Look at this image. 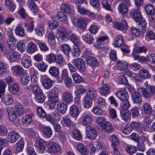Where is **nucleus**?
Listing matches in <instances>:
<instances>
[{
  "label": "nucleus",
  "mask_w": 155,
  "mask_h": 155,
  "mask_svg": "<svg viewBox=\"0 0 155 155\" xmlns=\"http://www.w3.org/2000/svg\"><path fill=\"white\" fill-rule=\"evenodd\" d=\"M119 12L122 14H126L127 12V6L124 3H121L118 6Z\"/></svg>",
  "instance_id": "52"
},
{
  "label": "nucleus",
  "mask_w": 155,
  "mask_h": 155,
  "mask_svg": "<svg viewBox=\"0 0 155 155\" xmlns=\"http://www.w3.org/2000/svg\"><path fill=\"white\" fill-rule=\"evenodd\" d=\"M42 132L45 137L49 138L51 136L52 131L50 127H44L42 129Z\"/></svg>",
  "instance_id": "42"
},
{
  "label": "nucleus",
  "mask_w": 155,
  "mask_h": 155,
  "mask_svg": "<svg viewBox=\"0 0 155 155\" xmlns=\"http://www.w3.org/2000/svg\"><path fill=\"white\" fill-rule=\"evenodd\" d=\"M53 83V81L51 79L46 78L43 80L42 84L45 88L49 89L52 86Z\"/></svg>",
  "instance_id": "34"
},
{
  "label": "nucleus",
  "mask_w": 155,
  "mask_h": 155,
  "mask_svg": "<svg viewBox=\"0 0 155 155\" xmlns=\"http://www.w3.org/2000/svg\"><path fill=\"white\" fill-rule=\"evenodd\" d=\"M130 16L137 22H140L143 17L140 10L138 9H132L130 12Z\"/></svg>",
  "instance_id": "7"
},
{
  "label": "nucleus",
  "mask_w": 155,
  "mask_h": 155,
  "mask_svg": "<svg viewBox=\"0 0 155 155\" xmlns=\"http://www.w3.org/2000/svg\"><path fill=\"white\" fill-rule=\"evenodd\" d=\"M86 61L87 65L93 67H97L99 65L98 61L93 57H88L86 58Z\"/></svg>",
  "instance_id": "18"
},
{
  "label": "nucleus",
  "mask_w": 155,
  "mask_h": 155,
  "mask_svg": "<svg viewBox=\"0 0 155 155\" xmlns=\"http://www.w3.org/2000/svg\"><path fill=\"white\" fill-rule=\"evenodd\" d=\"M116 96L121 101L128 99V95L127 93L123 90L117 91L116 94Z\"/></svg>",
  "instance_id": "26"
},
{
  "label": "nucleus",
  "mask_w": 155,
  "mask_h": 155,
  "mask_svg": "<svg viewBox=\"0 0 155 155\" xmlns=\"http://www.w3.org/2000/svg\"><path fill=\"white\" fill-rule=\"evenodd\" d=\"M21 62L22 66L26 68H28L32 65L30 57L26 54H24Z\"/></svg>",
  "instance_id": "9"
},
{
  "label": "nucleus",
  "mask_w": 155,
  "mask_h": 155,
  "mask_svg": "<svg viewBox=\"0 0 155 155\" xmlns=\"http://www.w3.org/2000/svg\"><path fill=\"white\" fill-rule=\"evenodd\" d=\"M115 47L119 48L124 45V38L121 35H118L116 37L115 40L113 44Z\"/></svg>",
  "instance_id": "19"
},
{
  "label": "nucleus",
  "mask_w": 155,
  "mask_h": 155,
  "mask_svg": "<svg viewBox=\"0 0 155 155\" xmlns=\"http://www.w3.org/2000/svg\"><path fill=\"white\" fill-rule=\"evenodd\" d=\"M35 31L37 35L42 36L45 33L44 28L42 25H39L36 28Z\"/></svg>",
  "instance_id": "61"
},
{
  "label": "nucleus",
  "mask_w": 155,
  "mask_h": 155,
  "mask_svg": "<svg viewBox=\"0 0 155 155\" xmlns=\"http://www.w3.org/2000/svg\"><path fill=\"white\" fill-rule=\"evenodd\" d=\"M113 24L115 28L123 31L125 32L128 28V25L125 20H123L121 23L115 22Z\"/></svg>",
  "instance_id": "11"
},
{
  "label": "nucleus",
  "mask_w": 155,
  "mask_h": 155,
  "mask_svg": "<svg viewBox=\"0 0 155 155\" xmlns=\"http://www.w3.org/2000/svg\"><path fill=\"white\" fill-rule=\"evenodd\" d=\"M20 137L19 134L15 131H11L8 133V141L11 143L17 141Z\"/></svg>",
  "instance_id": "15"
},
{
  "label": "nucleus",
  "mask_w": 155,
  "mask_h": 155,
  "mask_svg": "<svg viewBox=\"0 0 155 155\" xmlns=\"http://www.w3.org/2000/svg\"><path fill=\"white\" fill-rule=\"evenodd\" d=\"M2 101L4 104L7 105H10L13 102L12 96L10 94L4 96Z\"/></svg>",
  "instance_id": "37"
},
{
  "label": "nucleus",
  "mask_w": 155,
  "mask_h": 155,
  "mask_svg": "<svg viewBox=\"0 0 155 155\" xmlns=\"http://www.w3.org/2000/svg\"><path fill=\"white\" fill-rule=\"evenodd\" d=\"M120 113L122 118L125 120L128 119L130 117V112L126 110L121 109L120 110Z\"/></svg>",
  "instance_id": "46"
},
{
  "label": "nucleus",
  "mask_w": 155,
  "mask_h": 155,
  "mask_svg": "<svg viewBox=\"0 0 155 155\" xmlns=\"http://www.w3.org/2000/svg\"><path fill=\"white\" fill-rule=\"evenodd\" d=\"M7 42L9 48L12 50L15 49L16 47V44L18 43L17 40L14 36L12 31H8Z\"/></svg>",
  "instance_id": "4"
},
{
  "label": "nucleus",
  "mask_w": 155,
  "mask_h": 155,
  "mask_svg": "<svg viewBox=\"0 0 155 155\" xmlns=\"http://www.w3.org/2000/svg\"><path fill=\"white\" fill-rule=\"evenodd\" d=\"M143 109L145 112L147 114H150L153 111L150 105L147 103H145L143 104Z\"/></svg>",
  "instance_id": "64"
},
{
  "label": "nucleus",
  "mask_w": 155,
  "mask_h": 155,
  "mask_svg": "<svg viewBox=\"0 0 155 155\" xmlns=\"http://www.w3.org/2000/svg\"><path fill=\"white\" fill-rule=\"evenodd\" d=\"M30 78L29 75L26 73H24L21 75L20 81L23 85H26L29 81Z\"/></svg>",
  "instance_id": "24"
},
{
  "label": "nucleus",
  "mask_w": 155,
  "mask_h": 155,
  "mask_svg": "<svg viewBox=\"0 0 155 155\" xmlns=\"http://www.w3.org/2000/svg\"><path fill=\"white\" fill-rule=\"evenodd\" d=\"M45 94L42 92L35 95V98L36 101L39 103L43 102L45 99Z\"/></svg>",
  "instance_id": "49"
},
{
  "label": "nucleus",
  "mask_w": 155,
  "mask_h": 155,
  "mask_svg": "<svg viewBox=\"0 0 155 155\" xmlns=\"http://www.w3.org/2000/svg\"><path fill=\"white\" fill-rule=\"evenodd\" d=\"M72 77L74 82L77 84L83 82L84 79L78 74L75 73L72 74Z\"/></svg>",
  "instance_id": "44"
},
{
  "label": "nucleus",
  "mask_w": 155,
  "mask_h": 155,
  "mask_svg": "<svg viewBox=\"0 0 155 155\" xmlns=\"http://www.w3.org/2000/svg\"><path fill=\"white\" fill-rule=\"evenodd\" d=\"M49 72L51 75L54 77L58 76L59 74L58 68L55 66L51 67L49 69Z\"/></svg>",
  "instance_id": "53"
},
{
  "label": "nucleus",
  "mask_w": 155,
  "mask_h": 155,
  "mask_svg": "<svg viewBox=\"0 0 155 155\" xmlns=\"http://www.w3.org/2000/svg\"><path fill=\"white\" fill-rule=\"evenodd\" d=\"M61 150L60 146L56 143L51 142L49 143L48 151L49 152L55 153L59 152Z\"/></svg>",
  "instance_id": "8"
},
{
  "label": "nucleus",
  "mask_w": 155,
  "mask_h": 155,
  "mask_svg": "<svg viewBox=\"0 0 155 155\" xmlns=\"http://www.w3.org/2000/svg\"><path fill=\"white\" fill-rule=\"evenodd\" d=\"M62 100L66 103H69L73 101L72 94L68 91H65L62 94Z\"/></svg>",
  "instance_id": "17"
},
{
  "label": "nucleus",
  "mask_w": 155,
  "mask_h": 155,
  "mask_svg": "<svg viewBox=\"0 0 155 155\" xmlns=\"http://www.w3.org/2000/svg\"><path fill=\"white\" fill-rule=\"evenodd\" d=\"M25 144L24 141L20 140L16 144V151L17 152H21L22 151Z\"/></svg>",
  "instance_id": "48"
},
{
  "label": "nucleus",
  "mask_w": 155,
  "mask_h": 155,
  "mask_svg": "<svg viewBox=\"0 0 155 155\" xmlns=\"http://www.w3.org/2000/svg\"><path fill=\"white\" fill-rule=\"evenodd\" d=\"M135 53H146L147 51V49L144 46L136 47L133 49Z\"/></svg>",
  "instance_id": "63"
},
{
  "label": "nucleus",
  "mask_w": 155,
  "mask_h": 155,
  "mask_svg": "<svg viewBox=\"0 0 155 155\" xmlns=\"http://www.w3.org/2000/svg\"><path fill=\"white\" fill-rule=\"evenodd\" d=\"M61 123L64 126L69 127L72 125V122L67 115H64L62 117Z\"/></svg>",
  "instance_id": "22"
},
{
  "label": "nucleus",
  "mask_w": 155,
  "mask_h": 155,
  "mask_svg": "<svg viewBox=\"0 0 155 155\" xmlns=\"http://www.w3.org/2000/svg\"><path fill=\"white\" fill-rule=\"evenodd\" d=\"M92 104V100L91 98L85 97L83 101L84 107L88 109L90 108Z\"/></svg>",
  "instance_id": "51"
},
{
  "label": "nucleus",
  "mask_w": 155,
  "mask_h": 155,
  "mask_svg": "<svg viewBox=\"0 0 155 155\" xmlns=\"http://www.w3.org/2000/svg\"><path fill=\"white\" fill-rule=\"evenodd\" d=\"M87 135L90 139H94L97 136V133L95 129L92 126H87L86 128Z\"/></svg>",
  "instance_id": "6"
},
{
  "label": "nucleus",
  "mask_w": 155,
  "mask_h": 155,
  "mask_svg": "<svg viewBox=\"0 0 155 155\" xmlns=\"http://www.w3.org/2000/svg\"><path fill=\"white\" fill-rule=\"evenodd\" d=\"M27 5L30 11L33 13H36L38 10L37 6L34 1L29 0L27 2Z\"/></svg>",
  "instance_id": "21"
},
{
  "label": "nucleus",
  "mask_w": 155,
  "mask_h": 155,
  "mask_svg": "<svg viewBox=\"0 0 155 155\" xmlns=\"http://www.w3.org/2000/svg\"><path fill=\"white\" fill-rule=\"evenodd\" d=\"M30 87L33 93L35 95L41 92V90L38 84H31L30 85Z\"/></svg>",
  "instance_id": "39"
},
{
  "label": "nucleus",
  "mask_w": 155,
  "mask_h": 155,
  "mask_svg": "<svg viewBox=\"0 0 155 155\" xmlns=\"http://www.w3.org/2000/svg\"><path fill=\"white\" fill-rule=\"evenodd\" d=\"M139 111V107H133L130 110V112L132 117L135 118L141 117V114L140 113Z\"/></svg>",
  "instance_id": "31"
},
{
  "label": "nucleus",
  "mask_w": 155,
  "mask_h": 155,
  "mask_svg": "<svg viewBox=\"0 0 155 155\" xmlns=\"http://www.w3.org/2000/svg\"><path fill=\"white\" fill-rule=\"evenodd\" d=\"M37 49L36 45L32 42L28 44L27 48V51L29 54H32L35 52Z\"/></svg>",
  "instance_id": "36"
},
{
  "label": "nucleus",
  "mask_w": 155,
  "mask_h": 155,
  "mask_svg": "<svg viewBox=\"0 0 155 155\" xmlns=\"http://www.w3.org/2000/svg\"><path fill=\"white\" fill-rule=\"evenodd\" d=\"M138 90L146 98L150 97L155 94V87L153 85H150L145 88H140Z\"/></svg>",
  "instance_id": "2"
},
{
  "label": "nucleus",
  "mask_w": 155,
  "mask_h": 155,
  "mask_svg": "<svg viewBox=\"0 0 155 155\" xmlns=\"http://www.w3.org/2000/svg\"><path fill=\"white\" fill-rule=\"evenodd\" d=\"M93 121V117L90 114H84L82 117L81 124L85 126H89Z\"/></svg>",
  "instance_id": "12"
},
{
  "label": "nucleus",
  "mask_w": 155,
  "mask_h": 155,
  "mask_svg": "<svg viewBox=\"0 0 155 155\" xmlns=\"http://www.w3.org/2000/svg\"><path fill=\"white\" fill-rule=\"evenodd\" d=\"M8 89L11 94H17L19 90L18 84L16 82H13L9 85Z\"/></svg>",
  "instance_id": "16"
},
{
  "label": "nucleus",
  "mask_w": 155,
  "mask_h": 155,
  "mask_svg": "<svg viewBox=\"0 0 155 155\" xmlns=\"http://www.w3.org/2000/svg\"><path fill=\"white\" fill-rule=\"evenodd\" d=\"M15 31L16 35L18 36L22 37L25 35L24 29L21 26H17L15 28Z\"/></svg>",
  "instance_id": "43"
},
{
  "label": "nucleus",
  "mask_w": 155,
  "mask_h": 155,
  "mask_svg": "<svg viewBox=\"0 0 155 155\" xmlns=\"http://www.w3.org/2000/svg\"><path fill=\"white\" fill-rule=\"evenodd\" d=\"M103 145L104 144L101 142L97 140L90 144L88 147L91 149V152L94 153L96 151V148L97 149H100L103 147Z\"/></svg>",
  "instance_id": "13"
},
{
  "label": "nucleus",
  "mask_w": 155,
  "mask_h": 155,
  "mask_svg": "<svg viewBox=\"0 0 155 155\" xmlns=\"http://www.w3.org/2000/svg\"><path fill=\"white\" fill-rule=\"evenodd\" d=\"M61 48L62 51L66 55L68 54L71 51L69 45L67 44H63L61 45Z\"/></svg>",
  "instance_id": "50"
},
{
  "label": "nucleus",
  "mask_w": 155,
  "mask_h": 155,
  "mask_svg": "<svg viewBox=\"0 0 155 155\" xmlns=\"http://www.w3.org/2000/svg\"><path fill=\"white\" fill-rule=\"evenodd\" d=\"M72 134L74 138L77 140H80L82 139V136L79 130L77 129H74Z\"/></svg>",
  "instance_id": "54"
},
{
  "label": "nucleus",
  "mask_w": 155,
  "mask_h": 155,
  "mask_svg": "<svg viewBox=\"0 0 155 155\" xmlns=\"http://www.w3.org/2000/svg\"><path fill=\"white\" fill-rule=\"evenodd\" d=\"M145 9L146 12L149 15L153 14L154 12L153 6L151 4L148 5L145 7Z\"/></svg>",
  "instance_id": "59"
},
{
  "label": "nucleus",
  "mask_w": 155,
  "mask_h": 155,
  "mask_svg": "<svg viewBox=\"0 0 155 155\" xmlns=\"http://www.w3.org/2000/svg\"><path fill=\"white\" fill-rule=\"evenodd\" d=\"M11 69L18 75H21L24 72V70L22 67L19 65L12 67Z\"/></svg>",
  "instance_id": "33"
},
{
  "label": "nucleus",
  "mask_w": 155,
  "mask_h": 155,
  "mask_svg": "<svg viewBox=\"0 0 155 155\" xmlns=\"http://www.w3.org/2000/svg\"><path fill=\"white\" fill-rule=\"evenodd\" d=\"M67 36H68V38L69 40L73 43L74 45L79 44L80 40L73 33L69 32Z\"/></svg>",
  "instance_id": "25"
},
{
  "label": "nucleus",
  "mask_w": 155,
  "mask_h": 155,
  "mask_svg": "<svg viewBox=\"0 0 155 155\" xmlns=\"http://www.w3.org/2000/svg\"><path fill=\"white\" fill-rule=\"evenodd\" d=\"M96 121L98 124L100 125L103 130L105 128L108 123L109 122L106 121L105 118L101 117H99L97 118Z\"/></svg>",
  "instance_id": "29"
},
{
  "label": "nucleus",
  "mask_w": 155,
  "mask_h": 155,
  "mask_svg": "<svg viewBox=\"0 0 155 155\" xmlns=\"http://www.w3.org/2000/svg\"><path fill=\"white\" fill-rule=\"evenodd\" d=\"M128 66V63L126 62L119 60L117 62V68L119 70L122 71L126 70Z\"/></svg>",
  "instance_id": "32"
},
{
  "label": "nucleus",
  "mask_w": 155,
  "mask_h": 155,
  "mask_svg": "<svg viewBox=\"0 0 155 155\" xmlns=\"http://www.w3.org/2000/svg\"><path fill=\"white\" fill-rule=\"evenodd\" d=\"M110 89V86L107 84H105L103 86L100 88V93L102 95H106L108 94Z\"/></svg>",
  "instance_id": "38"
},
{
  "label": "nucleus",
  "mask_w": 155,
  "mask_h": 155,
  "mask_svg": "<svg viewBox=\"0 0 155 155\" xmlns=\"http://www.w3.org/2000/svg\"><path fill=\"white\" fill-rule=\"evenodd\" d=\"M72 63L80 72H82L85 71V64L83 59L80 58H77L74 59Z\"/></svg>",
  "instance_id": "5"
},
{
  "label": "nucleus",
  "mask_w": 155,
  "mask_h": 155,
  "mask_svg": "<svg viewBox=\"0 0 155 155\" xmlns=\"http://www.w3.org/2000/svg\"><path fill=\"white\" fill-rule=\"evenodd\" d=\"M121 101V102L120 104V107L123 108L122 109H124L125 110L128 109L130 105L128 99L122 100Z\"/></svg>",
  "instance_id": "55"
},
{
  "label": "nucleus",
  "mask_w": 155,
  "mask_h": 155,
  "mask_svg": "<svg viewBox=\"0 0 155 155\" xmlns=\"http://www.w3.org/2000/svg\"><path fill=\"white\" fill-rule=\"evenodd\" d=\"M57 110L62 114H65L67 109V105L64 103H59L56 106Z\"/></svg>",
  "instance_id": "20"
},
{
  "label": "nucleus",
  "mask_w": 155,
  "mask_h": 155,
  "mask_svg": "<svg viewBox=\"0 0 155 155\" xmlns=\"http://www.w3.org/2000/svg\"><path fill=\"white\" fill-rule=\"evenodd\" d=\"M83 38L84 41L89 44H91L94 41L93 36L91 33H87L83 36Z\"/></svg>",
  "instance_id": "45"
},
{
  "label": "nucleus",
  "mask_w": 155,
  "mask_h": 155,
  "mask_svg": "<svg viewBox=\"0 0 155 155\" xmlns=\"http://www.w3.org/2000/svg\"><path fill=\"white\" fill-rule=\"evenodd\" d=\"M48 41L51 46H54L56 44L55 35L52 33H50L48 35Z\"/></svg>",
  "instance_id": "41"
},
{
  "label": "nucleus",
  "mask_w": 155,
  "mask_h": 155,
  "mask_svg": "<svg viewBox=\"0 0 155 155\" xmlns=\"http://www.w3.org/2000/svg\"><path fill=\"white\" fill-rule=\"evenodd\" d=\"M90 21V20L87 18H80L76 19L74 24L80 28H84L86 27L87 23Z\"/></svg>",
  "instance_id": "10"
},
{
  "label": "nucleus",
  "mask_w": 155,
  "mask_h": 155,
  "mask_svg": "<svg viewBox=\"0 0 155 155\" xmlns=\"http://www.w3.org/2000/svg\"><path fill=\"white\" fill-rule=\"evenodd\" d=\"M93 113L96 115H100L103 113V110L98 106L94 107L91 110Z\"/></svg>",
  "instance_id": "62"
},
{
  "label": "nucleus",
  "mask_w": 155,
  "mask_h": 155,
  "mask_svg": "<svg viewBox=\"0 0 155 155\" xmlns=\"http://www.w3.org/2000/svg\"><path fill=\"white\" fill-rule=\"evenodd\" d=\"M70 112L71 116L77 117L80 111L76 106L72 105L70 107Z\"/></svg>",
  "instance_id": "28"
},
{
  "label": "nucleus",
  "mask_w": 155,
  "mask_h": 155,
  "mask_svg": "<svg viewBox=\"0 0 155 155\" xmlns=\"http://www.w3.org/2000/svg\"><path fill=\"white\" fill-rule=\"evenodd\" d=\"M20 57L21 54L18 52L13 51L8 54L7 58L10 62H15L17 61Z\"/></svg>",
  "instance_id": "14"
},
{
  "label": "nucleus",
  "mask_w": 155,
  "mask_h": 155,
  "mask_svg": "<svg viewBox=\"0 0 155 155\" xmlns=\"http://www.w3.org/2000/svg\"><path fill=\"white\" fill-rule=\"evenodd\" d=\"M9 119L11 121H15L17 118V115L21 117L23 115L25 112L24 108L15 110L13 107H8L6 109Z\"/></svg>",
  "instance_id": "1"
},
{
  "label": "nucleus",
  "mask_w": 155,
  "mask_h": 155,
  "mask_svg": "<svg viewBox=\"0 0 155 155\" xmlns=\"http://www.w3.org/2000/svg\"><path fill=\"white\" fill-rule=\"evenodd\" d=\"M131 97L134 103H139L142 100L141 95L137 92H133L132 94Z\"/></svg>",
  "instance_id": "30"
},
{
  "label": "nucleus",
  "mask_w": 155,
  "mask_h": 155,
  "mask_svg": "<svg viewBox=\"0 0 155 155\" xmlns=\"http://www.w3.org/2000/svg\"><path fill=\"white\" fill-rule=\"evenodd\" d=\"M55 90L54 89H53L49 91L47 95L49 104L50 107L51 108L54 107L56 104L59 101L58 96L55 93Z\"/></svg>",
  "instance_id": "3"
},
{
  "label": "nucleus",
  "mask_w": 155,
  "mask_h": 155,
  "mask_svg": "<svg viewBox=\"0 0 155 155\" xmlns=\"http://www.w3.org/2000/svg\"><path fill=\"white\" fill-rule=\"evenodd\" d=\"M97 105L100 108H102L105 106L106 102L105 99L102 97H99L97 100Z\"/></svg>",
  "instance_id": "57"
},
{
  "label": "nucleus",
  "mask_w": 155,
  "mask_h": 155,
  "mask_svg": "<svg viewBox=\"0 0 155 155\" xmlns=\"http://www.w3.org/2000/svg\"><path fill=\"white\" fill-rule=\"evenodd\" d=\"M126 150L128 154L132 155L136 152L137 148L134 146L128 145L127 147Z\"/></svg>",
  "instance_id": "60"
},
{
  "label": "nucleus",
  "mask_w": 155,
  "mask_h": 155,
  "mask_svg": "<svg viewBox=\"0 0 155 155\" xmlns=\"http://www.w3.org/2000/svg\"><path fill=\"white\" fill-rule=\"evenodd\" d=\"M77 45H74L71 53L72 55L76 57H78L80 54L79 48Z\"/></svg>",
  "instance_id": "56"
},
{
  "label": "nucleus",
  "mask_w": 155,
  "mask_h": 155,
  "mask_svg": "<svg viewBox=\"0 0 155 155\" xmlns=\"http://www.w3.org/2000/svg\"><path fill=\"white\" fill-rule=\"evenodd\" d=\"M97 96V92L95 89L94 88H90L86 93L85 97L94 99Z\"/></svg>",
  "instance_id": "23"
},
{
  "label": "nucleus",
  "mask_w": 155,
  "mask_h": 155,
  "mask_svg": "<svg viewBox=\"0 0 155 155\" xmlns=\"http://www.w3.org/2000/svg\"><path fill=\"white\" fill-rule=\"evenodd\" d=\"M61 9L63 11L66 13H70L71 10V8L70 5L67 3L62 4L60 6Z\"/></svg>",
  "instance_id": "47"
},
{
  "label": "nucleus",
  "mask_w": 155,
  "mask_h": 155,
  "mask_svg": "<svg viewBox=\"0 0 155 155\" xmlns=\"http://www.w3.org/2000/svg\"><path fill=\"white\" fill-rule=\"evenodd\" d=\"M48 66L47 64L43 62L38 63L37 65L38 70L42 72L45 71L47 70Z\"/></svg>",
  "instance_id": "58"
},
{
  "label": "nucleus",
  "mask_w": 155,
  "mask_h": 155,
  "mask_svg": "<svg viewBox=\"0 0 155 155\" xmlns=\"http://www.w3.org/2000/svg\"><path fill=\"white\" fill-rule=\"evenodd\" d=\"M32 121V117L30 115L24 116L22 118V124L25 126L30 125Z\"/></svg>",
  "instance_id": "27"
},
{
  "label": "nucleus",
  "mask_w": 155,
  "mask_h": 155,
  "mask_svg": "<svg viewBox=\"0 0 155 155\" xmlns=\"http://www.w3.org/2000/svg\"><path fill=\"white\" fill-rule=\"evenodd\" d=\"M138 75L142 79H148L151 76L150 74L148 71L145 69L140 70L139 73Z\"/></svg>",
  "instance_id": "35"
},
{
  "label": "nucleus",
  "mask_w": 155,
  "mask_h": 155,
  "mask_svg": "<svg viewBox=\"0 0 155 155\" xmlns=\"http://www.w3.org/2000/svg\"><path fill=\"white\" fill-rule=\"evenodd\" d=\"M77 150L82 155H86L87 149L86 147L82 143H79L76 146Z\"/></svg>",
  "instance_id": "40"
}]
</instances>
